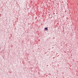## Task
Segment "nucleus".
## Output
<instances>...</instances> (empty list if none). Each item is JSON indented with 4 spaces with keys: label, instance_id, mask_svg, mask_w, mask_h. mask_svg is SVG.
<instances>
[{
    "label": "nucleus",
    "instance_id": "f257e3e1",
    "mask_svg": "<svg viewBox=\"0 0 78 78\" xmlns=\"http://www.w3.org/2000/svg\"><path fill=\"white\" fill-rule=\"evenodd\" d=\"M45 30H48V28L47 27H45Z\"/></svg>",
    "mask_w": 78,
    "mask_h": 78
}]
</instances>
